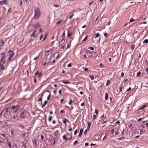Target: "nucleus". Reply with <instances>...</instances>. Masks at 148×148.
<instances>
[{"instance_id": "nucleus-1", "label": "nucleus", "mask_w": 148, "mask_h": 148, "mask_svg": "<svg viewBox=\"0 0 148 148\" xmlns=\"http://www.w3.org/2000/svg\"><path fill=\"white\" fill-rule=\"evenodd\" d=\"M34 17L36 18H40V9L38 7H36L34 9Z\"/></svg>"}, {"instance_id": "nucleus-2", "label": "nucleus", "mask_w": 148, "mask_h": 148, "mask_svg": "<svg viewBox=\"0 0 148 148\" xmlns=\"http://www.w3.org/2000/svg\"><path fill=\"white\" fill-rule=\"evenodd\" d=\"M11 108L12 109V110H13L12 112L14 114L17 111L18 108L16 106H13Z\"/></svg>"}, {"instance_id": "nucleus-3", "label": "nucleus", "mask_w": 148, "mask_h": 148, "mask_svg": "<svg viewBox=\"0 0 148 148\" xmlns=\"http://www.w3.org/2000/svg\"><path fill=\"white\" fill-rule=\"evenodd\" d=\"M8 53H9V57L12 58L14 54V53L11 50H10Z\"/></svg>"}, {"instance_id": "nucleus-4", "label": "nucleus", "mask_w": 148, "mask_h": 148, "mask_svg": "<svg viewBox=\"0 0 148 148\" xmlns=\"http://www.w3.org/2000/svg\"><path fill=\"white\" fill-rule=\"evenodd\" d=\"M40 26V24L39 23H37L34 26V28L35 29H37Z\"/></svg>"}, {"instance_id": "nucleus-5", "label": "nucleus", "mask_w": 148, "mask_h": 148, "mask_svg": "<svg viewBox=\"0 0 148 148\" xmlns=\"http://www.w3.org/2000/svg\"><path fill=\"white\" fill-rule=\"evenodd\" d=\"M24 112H22L20 114V118H24L25 117V116L24 115Z\"/></svg>"}, {"instance_id": "nucleus-6", "label": "nucleus", "mask_w": 148, "mask_h": 148, "mask_svg": "<svg viewBox=\"0 0 148 148\" xmlns=\"http://www.w3.org/2000/svg\"><path fill=\"white\" fill-rule=\"evenodd\" d=\"M32 142L34 144H35L36 146L37 145L36 140L35 138H34L32 140Z\"/></svg>"}, {"instance_id": "nucleus-7", "label": "nucleus", "mask_w": 148, "mask_h": 148, "mask_svg": "<svg viewBox=\"0 0 148 148\" xmlns=\"http://www.w3.org/2000/svg\"><path fill=\"white\" fill-rule=\"evenodd\" d=\"M1 55L2 56H1V58H2L4 59L5 58V55L4 52H2L1 53Z\"/></svg>"}, {"instance_id": "nucleus-8", "label": "nucleus", "mask_w": 148, "mask_h": 148, "mask_svg": "<svg viewBox=\"0 0 148 148\" xmlns=\"http://www.w3.org/2000/svg\"><path fill=\"white\" fill-rule=\"evenodd\" d=\"M12 111V109L10 108H9V110L8 113V115L9 116L10 115Z\"/></svg>"}, {"instance_id": "nucleus-9", "label": "nucleus", "mask_w": 148, "mask_h": 148, "mask_svg": "<svg viewBox=\"0 0 148 148\" xmlns=\"http://www.w3.org/2000/svg\"><path fill=\"white\" fill-rule=\"evenodd\" d=\"M83 129L82 128L80 129V132H79V136L80 137L81 136L82 133L83 132Z\"/></svg>"}, {"instance_id": "nucleus-10", "label": "nucleus", "mask_w": 148, "mask_h": 148, "mask_svg": "<svg viewBox=\"0 0 148 148\" xmlns=\"http://www.w3.org/2000/svg\"><path fill=\"white\" fill-rule=\"evenodd\" d=\"M91 125V123L90 122H88V126L87 127V129L89 130L90 129V126Z\"/></svg>"}, {"instance_id": "nucleus-11", "label": "nucleus", "mask_w": 148, "mask_h": 148, "mask_svg": "<svg viewBox=\"0 0 148 148\" xmlns=\"http://www.w3.org/2000/svg\"><path fill=\"white\" fill-rule=\"evenodd\" d=\"M0 68L2 70L4 69V66H3V64H1V62H0Z\"/></svg>"}, {"instance_id": "nucleus-12", "label": "nucleus", "mask_w": 148, "mask_h": 148, "mask_svg": "<svg viewBox=\"0 0 148 148\" xmlns=\"http://www.w3.org/2000/svg\"><path fill=\"white\" fill-rule=\"evenodd\" d=\"M63 83H64L65 84H69L70 83V82L69 81H65L64 80H62L61 81Z\"/></svg>"}, {"instance_id": "nucleus-13", "label": "nucleus", "mask_w": 148, "mask_h": 148, "mask_svg": "<svg viewBox=\"0 0 148 148\" xmlns=\"http://www.w3.org/2000/svg\"><path fill=\"white\" fill-rule=\"evenodd\" d=\"M36 30H35L34 32H33L32 34L31 35V37H34V34L36 32Z\"/></svg>"}, {"instance_id": "nucleus-14", "label": "nucleus", "mask_w": 148, "mask_h": 148, "mask_svg": "<svg viewBox=\"0 0 148 148\" xmlns=\"http://www.w3.org/2000/svg\"><path fill=\"white\" fill-rule=\"evenodd\" d=\"M66 122H69V121L67 120L66 118L64 119L63 120V122L64 124H65Z\"/></svg>"}, {"instance_id": "nucleus-15", "label": "nucleus", "mask_w": 148, "mask_h": 148, "mask_svg": "<svg viewBox=\"0 0 148 148\" xmlns=\"http://www.w3.org/2000/svg\"><path fill=\"white\" fill-rule=\"evenodd\" d=\"M47 103V101H44V104L42 106V108H43Z\"/></svg>"}, {"instance_id": "nucleus-16", "label": "nucleus", "mask_w": 148, "mask_h": 148, "mask_svg": "<svg viewBox=\"0 0 148 148\" xmlns=\"http://www.w3.org/2000/svg\"><path fill=\"white\" fill-rule=\"evenodd\" d=\"M4 44V42L3 40L0 41V46H2Z\"/></svg>"}, {"instance_id": "nucleus-17", "label": "nucleus", "mask_w": 148, "mask_h": 148, "mask_svg": "<svg viewBox=\"0 0 148 148\" xmlns=\"http://www.w3.org/2000/svg\"><path fill=\"white\" fill-rule=\"evenodd\" d=\"M62 21V20H61L59 21H58L56 23V25H59L61 23Z\"/></svg>"}, {"instance_id": "nucleus-18", "label": "nucleus", "mask_w": 148, "mask_h": 148, "mask_svg": "<svg viewBox=\"0 0 148 148\" xmlns=\"http://www.w3.org/2000/svg\"><path fill=\"white\" fill-rule=\"evenodd\" d=\"M108 96L107 93H106L105 96V99L107 100L108 98Z\"/></svg>"}, {"instance_id": "nucleus-19", "label": "nucleus", "mask_w": 148, "mask_h": 148, "mask_svg": "<svg viewBox=\"0 0 148 148\" xmlns=\"http://www.w3.org/2000/svg\"><path fill=\"white\" fill-rule=\"evenodd\" d=\"M4 110H5V113H7V114H8V112L9 110V108H5V109H4Z\"/></svg>"}, {"instance_id": "nucleus-20", "label": "nucleus", "mask_w": 148, "mask_h": 148, "mask_svg": "<svg viewBox=\"0 0 148 148\" xmlns=\"http://www.w3.org/2000/svg\"><path fill=\"white\" fill-rule=\"evenodd\" d=\"M71 33L69 32V31H68L67 32V36H71Z\"/></svg>"}, {"instance_id": "nucleus-21", "label": "nucleus", "mask_w": 148, "mask_h": 148, "mask_svg": "<svg viewBox=\"0 0 148 148\" xmlns=\"http://www.w3.org/2000/svg\"><path fill=\"white\" fill-rule=\"evenodd\" d=\"M89 130H88L87 129H86L84 131V134L86 136L87 134V132Z\"/></svg>"}, {"instance_id": "nucleus-22", "label": "nucleus", "mask_w": 148, "mask_h": 148, "mask_svg": "<svg viewBox=\"0 0 148 148\" xmlns=\"http://www.w3.org/2000/svg\"><path fill=\"white\" fill-rule=\"evenodd\" d=\"M3 116L5 118H7L8 117V114L6 113H4L3 114Z\"/></svg>"}, {"instance_id": "nucleus-23", "label": "nucleus", "mask_w": 148, "mask_h": 148, "mask_svg": "<svg viewBox=\"0 0 148 148\" xmlns=\"http://www.w3.org/2000/svg\"><path fill=\"white\" fill-rule=\"evenodd\" d=\"M134 47H135V45H131V48L132 49V50H133L134 49Z\"/></svg>"}, {"instance_id": "nucleus-24", "label": "nucleus", "mask_w": 148, "mask_h": 148, "mask_svg": "<svg viewBox=\"0 0 148 148\" xmlns=\"http://www.w3.org/2000/svg\"><path fill=\"white\" fill-rule=\"evenodd\" d=\"M3 4L6 5L7 4V0H3Z\"/></svg>"}, {"instance_id": "nucleus-25", "label": "nucleus", "mask_w": 148, "mask_h": 148, "mask_svg": "<svg viewBox=\"0 0 148 148\" xmlns=\"http://www.w3.org/2000/svg\"><path fill=\"white\" fill-rule=\"evenodd\" d=\"M7 143L8 144V146H9V147L10 148H11V143L10 142L8 141H7Z\"/></svg>"}, {"instance_id": "nucleus-26", "label": "nucleus", "mask_w": 148, "mask_h": 148, "mask_svg": "<svg viewBox=\"0 0 148 148\" xmlns=\"http://www.w3.org/2000/svg\"><path fill=\"white\" fill-rule=\"evenodd\" d=\"M42 97H40L39 98V99H38V101H41V103H42Z\"/></svg>"}, {"instance_id": "nucleus-27", "label": "nucleus", "mask_w": 148, "mask_h": 148, "mask_svg": "<svg viewBox=\"0 0 148 148\" xmlns=\"http://www.w3.org/2000/svg\"><path fill=\"white\" fill-rule=\"evenodd\" d=\"M143 42L145 43H147L148 42V39H145L143 41Z\"/></svg>"}, {"instance_id": "nucleus-28", "label": "nucleus", "mask_w": 148, "mask_h": 148, "mask_svg": "<svg viewBox=\"0 0 148 148\" xmlns=\"http://www.w3.org/2000/svg\"><path fill=\"white\" fill-rule=\"evenodd\" d=\"M90 77L91 79L92 80L94 79V76H93V75H90Z\"/></svg>"}, {"instance_id": "nucleus-29", "label": "nucleus", "mask_w": 148, "mask_h": 148, "mask_svg": "<svg viewBox=\"0 0 148 148\" xmlns=\"http://www.w3.org/2000/svg\"><path fill=\"white\" fill-rule=\"evenodd\" d=\"M50 96H51V95H50V93L49 95L48 96V97H47V101L49 100V99L50 98Z\"/></svg>"}, {"instance_id": "nucleus-30", "label": "nucleus", "mask_w": 148, "mask_h": 148, "mask_svg": "<svg viewBox=\"0 0 148 148\" xmlns=\"http://www.w3.org/2000/svg\"><path fill=\"white\" fill-rule=\"evenodd\" d=\"M47 34H46L45 35V36H44V38H43V40H42V42L43 41H44V40L45 39V38H46V37H47Z\"/></svg>"}, {"instance_id": "nucleus-31", "label": "nucleus", "mask_w": 148, "mask_h": 148, "mask_svg": "<svg viewBox=\"0 0 148 148\" xmlns=\"http://www.w3.org/2000/svg\"><path fill=\"white\" fill-rule=\"evenodd\" d=\"M110 83V80L109 79L107 81L106 83V85L107 86L108 85V84Z\"/></svg>"}, {"instance_id": "nucleus-32", "label": "nucleus", "mask_w": 148, "mask_h": 148, "mask_svg": "<svg viewBox=\"0 0 148 148\" xmlns=\"http://www.w3.org/2000/svg\"><path fill=\"white\" fill-rule=\"evenodd\" d=\"M78 140H76V141H75V142L73 143V144L74 145H75L77 143H78Z\"/></svg>"}, {"instance_id": "nucleus-33", "label": "nucleus", "mask_w": 148, "mask_h": 148, "mask_svg": "<svg viewBox=\"0 0 148 148\" xmlns=\"http://www.w3.org/2000/svg\"><path fill=\"white\" fill-rule=\"evenodd\" d=\"M97 116L96 115H93V119L94 120H95Z\"/></svg>"}, {"instance_id": "nucleus-34", "label": "nucleus", "mask_w": 148, "mask_h": 148, "mask_svg": "<svg viewBox=\"0 0 148 148\" xmlns=\"http://www.w3.org/2000/svg\"><path fill=\"white\" fill-rule=\"evenodd\" d=\"M99 20H97V19H96L95 21V24H97L99 23Z\"/></svg>"}, {"instance_id": "nucleus-35", "label": "nucleus", "mask_w": 148, "mask_h": 148, "mask_svg": "<svg viewBox=\"0 0 148 148\" xmlns=\"http://www.w3.org/2000/svg\"><path fill=\"white\" fill-rule=\"evenodd\" d=\"M64 36H65V31H64V32L62 33V35L60 36V38H61L62 37H63Z\"/></svg>"}, {"instance_id": "nucleus-36", "label": "nucleus", "mask_w": 148, "mask_h": 148, "mask_svg": "<svg viewBox=\"0 0 148 148\" xmlns=\"http://www.w3.org/2000/svg\"><path fill=\"white\" fill-rule=\"evenodd\" d=\"M52 119V117L51 116H50L49 117V118L48 119V120L49 121H51V120Z\"/></svg>"}, {"instance_id": "nucleus-37", "label": "nucleus", "mask_w": 148, "mask_h": 148, "mask_svg": "<svg viewBox=\"0 0 148 148\" xmlns=\"http://www.w3.org/2000/svg\"><path fill=\"white\" fill-rule=\"evenodd\" d=\"M72 102V101L71 99H70L69 101V105H71Z\"/></svg>"}, {"instance_id": "nucleus-38", "label": "nucleus", "mask_w": 148, "mask_h": 148, "mask_svg": "<svg viewBox=\"0 0 148 148\" xmlns=\"http://www.w3.org/2000/svg\"><path fill=\"white\" fill-rule=\"evenodd\" d=\"M34 77V82L35 83H36L37 82V80H36V77Z\"/></svg>"}, {"instance_id": "nucleus-39", "label": "nucleus", "mask_w": 148, "mask_h": 148, "mask_svg": "<svg viewBox=\"0 0 148 148\" xmlns=\"http://www.w3.org/2000/svg\"><path fill=\"white\" fill-rule=\"evenodd\" d=\"M125 138L124 137H121V138H119L118 139L119 140H121L123 139H125Z\"/></svg>"}, {"instance_id": "nucleus-40", "label": "nucleus", "mask_w": 148, "mask_h": 148, "mask_svg": "<svg viewBox=\"0 0 148 148\" xmlns=\"http://www.w3.org/2000/svg\"><path fill=\"white\" fill-rule=\"evenodd\" d=\"M1 135H2L3 137L5 138H6V136L4 134H1Z\"/></svg>"}, {"instance_id": "nucleus-41", "label": "nucleus", "mask_w": 148, "mask_h": 148, "mask_svg": "<svg viewBox=\"0 0 148 148\" xmlns=\"http://www.w3.org/2000/svg\"><path fill=\"white\" fill-rule=\"evenodd\" d=\"M108 34L107 33H105L104 34V36L106 37H107Z\"/></svg>"}, {"instance_id": "nucleus-42", "label": "nucleus", "mask_w": 148, "mask_h": 148, "mask_svg": "<svg viewBox=\"0 0 148 148\" xmlns=\"http://www.w3.org/2000/svg\"><path fill=\"white\" fill-rule=\"evenodd\" d=\"M88 38V36L86 35V37L84 38V39L82 40L83 41H85Z\"/></svg>"}, {"instance_id": "nucleus-43", "label": "nucleus", "mask_w": 148, "mask_h": 148, "mask_svg": "<svg viewBox=\"0 0 148 148\" xmlns=\"http://www.w3.org/2000/svg\"><path fill=\"white\" fill-rule=\"evenodd\" d=\"M88 48L92 50H93L94 49V48L92 47H88Z\"/></svg>"}, {"instance_id": "nucleus-44", "label": "nucleus", "mask_w": 148, "mask_h": 148, "mask_svg": "<svg viewBox=\"0 0 148 148\" xmlns=\"http://www.w3.org/2000/svg\"><path fill=\"white\" fill-rule=\"evenodd\" d=\"M98 110L97 109H96L95 110V113H96V114H97L98 113Z\"/></svg>"}, {"instance_id": "nucleus-45", "label": "nucleus", "mask_w": 148, "mask_h": 148, "mask_svg": "<svg viewBox=\"0 0 148 148\" xmlns=\"http://www.w3.org/2000/svg\"><path fill=\"white\" fill-rule=\"evenodd\" d=\"M100 35V34L98 33L96 34L95 38L98 37V36H99Z\"/></svg>"}, {"instance_id": "nucleus-46", "label": "nucleus", "mask_w": 148, "mask_h": 148, "mask_svg": "<svg viewBox=\"0 0 148 148\" xmlns=\"http://www.w3.org/2000/svg\"><path fill=\"white\" fill-rule=\"evenodd\" d=\"M55 139H56V138H53V140L54 142H53V145H55Z\"/></svg>"}, {"instance_id": "nucleus-47", "label": "nucleus", "mask_w": 148, "mask_h": 148, "mask_svg": "<svg viewBox=\"0 0 148 148\" xmlns=\"http://www.w3.org/2000/svg\"><path fill=\"white\" fill-rule=\"evenodd\" d=\"M55 139H56V138H53V140L54 142H53V145H55Z\"/></svg>"}, {"instance_id": "nucleus-48", "label": "nucleus", "mask_w": 148, "mask_h": 148, "mask_svg": "<svg viewBox=\"0 0 148 148\" xmlns=\"http://www.w3.org/2000/svg\"><path fill=\"white\" fill-rule=\"evenodd\" d=\"M84 69L86 71H87L88 70V69L87 68H84Z\"/></svg>"}, {"instance_id": "nucleus-49", "label": "nucleus", "mask_w": 148, "mask_h": 148, "mask_svg": "<svg viewBox=\"0 0 148 148\" xmlns=\"http://www.w3.org/2000/svg\"><path fill=\"white\" fill-rule=\"evenodd\" d=\"M44 136L43 135H42L41 136V140H42L43 139Z\"/></svg>"}, {"instance_id": "nucleus-50", "label": "nucleus", "mask_w": 148, "mask_h": 148, "mask_svg": "<svg viewBox=\"0 0 148 148\" xmlns=\"http://www.w3.org/2000/svg\"><path fill=\"white\" fill-rule=\"evenodd\" d=\"M68 67H70L71 66V63H70L68 64L67 65Z\"/></svg>"}, {"instance_id": "nucleus-51", "label": "nucleus", "mask_w": 148, "mask_h": 148, "mask_svg": "<svg viewBox=\"0 0 148 148\" xmlns=\"http://www.w3.org/2000/svg\"><path fill=\"white\" fill-rule=\"evenodd\" d=\"M141 74V73L140 72V71H139L138 72V73H137V76H138L139 75H140V74Z\"/></svg>"}, {"instance_id": "nucleus-52", "label": "nucleus", "mask_w": 148, "mask_h": 148, "mask_svg": "<svg viewBox=\"0 0 148 148\" xmlns=\"http://www.w3.org/2000/svg\"><path fill=\"white\" fill-rule=\"evenodd\" d=\"M41 75H42V73H39L38 75V77H40L41 76Z\"/></svg>"}, {"instance_id": "nucleus-53", "label": "nucleus", "mask_w": 148, "mask_h": 148, "mask_svg": "<svg viewBox=\"0 0 148 148\" xmlns=\"http://www.w3.org/2000/svg\"><path fill=\"white\" fill-rule=\"evenodd\" d=\"M74 15V14H73L70 17H69V18H71Z\"/></svg>"}, {"instance_id": "nucleus-54", "label": "nucleus", "mask_w": 148, "mask_h": 148, "mask_svg": "<svg viewBox=\"0 0 148 148\" xmlns=\"http://www.w3.org/2000/svg\"><path fill=\"white\" fill-rule=\"evenodd\" d=\"M134 21H135V20H134V19H130V23L133 22Z\"/></svg>"}, {"instance_id": "nucleus-55", "label": "nucleus", "mask_w": 148, "mask_h": 148, "mask_svg": "<svg viewBox=\"0 0 148 148\" xmlns=\"http://www.w3.org/2000/svg\"><path fill=\"white\" fill-rule=\"evenodd\" d=\"M16 115H14L13 116V119H15V118H16L17 117Z\"/></svg>"}, {"instance_id": "nucleus-56", "label": "nucleus", "mask_w": 148, "mask_h": 148, "mask_svg": "<svg viewBox=\"0 0 148 148\" xmlns=\"http://www.w3.org/2000/svg\"><path fill=\"white\" fill-rule=\"evenodd\" d=\"M66 136H65V135H64L63 136L62 138L63 139L65 140V139H66Z\"/></svg>"}, {"instance_id": "nucleus-57", "label": "nucleus", "mask_w": 148, "mask_h": 148, "mask_svg": "<svg viewBox=\"0 0 148 148\" xmlns=\"http://www.w3.org/2000/svg\"><path fill=\"white\" fill-rule=\"evenodd\" d=\"M5 62V61L4 60H3L2 61V62H1V64H3V65L4 64Z\"/></svg>"}, {"instance_id": "nucleus-58", "label": "nucleus", "mask_w": 148, "mask_h": 148, "mask_svg": "<svg viewBox=\"0 0 148 148\" xmlns=\"http://www.w3.org/2000/svg\"><path fill=\"white\" fill-rule=\"evenodd\" d=\"M131 89V87H129V88L127 89V91H130Z\"/></svg>"}, {"instance_id": "nucleus-59", "label": "nucleus", "mask_w": 148, "mask_h": 148, "mask_svg": "<svg viewBox=\"0 0 148 148\" xmlns=\"http://www.w3.org/2000/svg\"><path fill=\"white\" fill-rule=\"evenodd\" d=\"M77 130H75L74 132V135H76L77 133Z\"/></svg>"}, {"instance_id": "nucleus-60", "label": "nucleus", "mask_w": 148, "mask_h": 148, "mask_svg": "<svg viewBox=\"0 0 148 148\" xmlns=\"http://www.w3.org/2000/svg\"><path fill=\"white\" fill-rule=\"evenodd\" d=\"M124 75V73H121V77H123V76Z\"/></svg>"}, {"instance_id": "nucleus-61", "label": "nucleus", "mask_w": 148, "mask_h": 148, "mask_svg": "<svg viewBox=\"0 0 148 148\" xmlns=\"http://www.w3.org/2000/svg\"><path fill=\"white\" fill-rule=\"evenodd\" d=\"M62 92V90L60 89L59 91V93L60 94Z\"/></svg>"}, {"instance_id": "nucleus-62", "label": "nucleus", "mask_w": 148, "mask_h": 148, "mask_svg": "<svg viewBox=\"0 0 148 148\" xmlns=\"http://www.w3.org/2000/svg\"><path fill=\"white\" fill-rule=\"evenodd\" d=\"M3 1H0V5H3Z\"/></svg>"}, {"instance_id": "nucleus-63", "label": "nucleus", "mask_w": 148, "mask_h": 148, "mask_svg": "<svg viewBox=\"0 0 148 148\" xmlns=\"http://www.w3.org/2000/svg\"><path fill=\"white\" fill-rule=\"evenodd\" d=\"M12 58L10 57H9L8 58V61H10Z\"/></svg>"}, {"instance_id": "nucleus-64", "label": "nucleus", "mask_w": 148, "mask_h": 148, "mask_svg": "<svg viewBox=\"0 0 148 148\" xmlns=\"http://www.w3.org/2000/svg\"><path fill=\"white\" fill-rule=\"evenodd\" d=\"M146 71L147 73H148V68H147L146 69Z\"/></svg>"}]
</instances>
